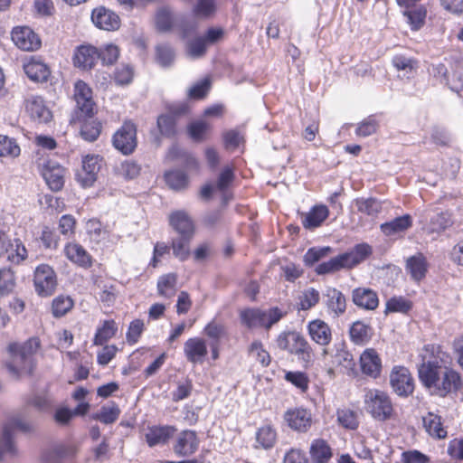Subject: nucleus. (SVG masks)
Returning a JSON list of instances; mask_svg holds the SVG:
<instances>
[{
  "label": "nucleus",
  "mask_w": 463,
  "mask_h": 463,
  "mask_svg": "<svg viewBox=\"0 0 463 463\" xmlns=\"http://www.w3.org/2000/svg\"><path fill=\"white\" fill-rule=\"evenodd\" d=\"M11 36L14 43L23 51L33 52L42 45L39 35L28 26L14 27Z\"/></svg>",
  "instance_id": "obj_16"
},
{
  "label": "nucleus",
  "mask_w": 463,
  "mask_h": 463,
  "mask_svg": "<svg viewBox=\"0 0 463 463\" xmlns=\"http://www.w3.org/2000/svg\"><path fill=\"white\" fill-rule=\"evenodd\" d=\"M248 354L261 367H268L271 364V355L260 340H254L248 347Z\"/></svg>",
  "instance_id": "obj_50"
},
{
  "label": "nucleus",
  "mask_w": 463,
  "mask_h": 463,
  "mask_svg": "<svg viewBox=\"0 0 463 463\" xmlns=\"http://www.w3.org/2000/svg\"><path fill=\"white\" fill-rule=\"evenodd\" d=\"M32 430V425L19 417H12L8 419L2 428V435L0 437V461L4 460L7 457L11 458L17 455V448L14 440V433L15 431L27 433Z\"/></svg>",
  "instance_id": "obj_8"
},
{
  "label": "nucleus",
  "mask_w": 463,
  "mask_h": 463,
  "mask_svg": "<svg viewBox=\"0 0 463 463\" xmlns=\"http://www.w3.org/2000/svg\"><path fill=\"white\" fill-rule=\"evenodd\" d=\"M26 76L34 82H46L52 73L50 66L40 56H32L24 63Z\"/></svg>",
  "instance_id": "obj_24"
},
{
  "label": "nucleus",
  "mask_w": 463,
  "mask_h": 463,
  "mask_svg": "<svg viewBox=\"0 0 463 463\" xmlns=\"http://www.w3.org/2000/svg\"><path fill=\"white\" fill-rule=\"evenodd\" d=\"M326 306L336 316L342 315L346 309L345 295L335 288H329L326 293Z\"/></svg>",
  "instance_id": "obj_43"
},
{
  "label": "nucleus",
  "mask_w": 463,
  "mask_h": 463,
  "mask_svg": "<svg viewBox=\"0 0 463 463\" xmlns=\"http://www.w3.org/2000/svg\"><path fill=\"white\" fill-rule=\"evenodd\" d=\"M203 332L211 340V343H220L222 339L228 336L227 326L223 322L218 321L216 317L204 326Z\"/></svg>",
  "instance_id": "obj_44"
},
{
  "label": "nucleus",
  "mask_w": 463,
  "mask_h": 463,
  "mask_svg": "<svg viewBox=\"0 0 463 463\" xmlns=\"http://www.w3.org/2000/svg\"><path fill=\"white\" fill-rule=\"evenodd\" d=\"M308 335L311 340L321 346H327L333 337L332 329L329 325L320 318L308 322L307 326Z\"/></svg>",
  "instance_id": "obj_28"
},
{
  "label": "nucleus",
  "mask_w": 463,
  "mask_h": 463,
  "mask_svg": "<svg viewBox=\"0 0 463 463\" xmlns=\"http://www.w3.org/2000/svg\"><path fill=\"white\" fill-rule=\"evenodd\" d=\"M74 453V447L59 444L53 447L52 449H49L48 451L44 452L43 459L45 462H50L52 458L55 460H59L64 457L71 456Z\"/></svg>",
  "instance_id": "obj_64"
},
{
  "label": "nucleus",
  "mask_w": 463,
  "mask_h": 463,
  "mask_svg": "<svg viewBox=\"0 0 463 463\" xmlns=\"http://www.w3.org/2000/svg\"><path fill=\"white\" fill-rule=\"evenodd\" d=\"M364 409L378 421H387L395 417L396 412L389 393L380 389H369L364 396Z\"/></svg>",
  "instance_id": "obj_5"
},
{
  "label": "nucleus",
  "mask_w": 463,
  "mask_h": 463,
  "mask_svg": "<svg viewBox=\"0 0 463 463\" xmlns=\"http://www.w3.org/2000/svg\"><path fill=\"white\" fill-rule=\"evenodd\" d=\"M157 294L159 297L170 299L177 292V275L174 272L160 276L156 283Z\"/></svg>",
  "instance_id": "obj_38"
},
{
  "label": "nucleus",
  "mask_w": 463,
  "mask_h": 463,
  "mask_svg": "<svg viewBox=\"0 0 463 463\" xmlns=\"http://www.w3.org/2000/svg\"><path fill=\"white\" fill-rule=\"evenodd\" d=\"M58 285L57 274L53 268L46 263L38 265L33 272V286L39 297L52 296Z\"/></svg>",
  "instance_id": "obj_11"
},
{
  "label": "nucleus",
  "mask_w": 463,
  "mask_h": 463,
  "mask_svg": "<svg viewBox=\"0 0 463 463\" xmlns=\"http://www.w3.org/2000/svg\"><path fill=\"white\" fill-rule=\"evenodd\" d=\"M24 107L29 116L39 123L51 121L52 114L40 96H32L25 99Z\"/></svg>",
  "instance_id": "obj_29"
},
{
  "label": "nucleus",
  "mask_w": 463,
  "mask_h": 463,
  "mask_svg": "<svg viewBox=\"0 0 463 463\" xmlns=\"http://www.w3.org/2000/svg\"><path fill=\"white\" fill-rule=\"evenodd\" d=\"M118 331V326L114 319L102 320L96 328L92 344L98 346L104 345L110 339L116 336Z\"/></svg>",
  "instance_id": "obj_36"
},
{
  "label": "nucleus",
  "mask_w": 463,
  "mask_h": 463,
  "mask_svg": "<svg viewBox=\"0 0 463 463\" xmlns=\"http://www.w3.org/2000/svg\"><path fill=\"white\" fill-rule=\"evenodd\" d=\"M390 386L399 397L411 396L415 391V381L409 368L394 365L390 372Z\"/></svg>",
  "instance_id": "obj_12"
},
{
  "label": "nucleus",
  "mask_w": 463,
  "mask_h": 463,
  "mask_svg": "<svg viewBox=\"0 0 463 463\" xmlns=\"http://www.w3.org/2000/svg\"><path fill=\"white\" fill-rule=\"evenodd\" d=\"M112 146L123 156L132 155L137 147V126L132 119H125L111 137Z\"/></svg>",
  "instance_id": "obj_9"
},
{
  "label": "nucleus",
  "mask_w": 463,
  "mask_h": 463,
  "mask_svg": "<svg viewBox=\"0 0 463 463\" xmlns=\"http://www.w3.org/2000/svg\"><path fill=\"white\" fill-rule=\"evenodd\" d=\"M283 418L288 427L298 433H307L314 423L311 411L304 407L288 409Z\"/></svg>",
  "instance_id": "obj_14"
},
{
  "label": "nucleus",
  "mask_w": 463,
  "mask_h": 463,
  "mask_svg": "<svg viewBox=\"0 0 463 463\" xmlns=\"http://www.w3.org/2000/svg\"><path fill=\"white\" fill-rule=\"evenodd\" d=\"M413 308V302L404 296H392L385 302L384 314H408Z\"/></svg>",
  "instance_id": "obj_45"
},
{
  "label": "nucleus",
  "mask_w": 463,
  "mask_h": 463,
  "mask_svg": "<svg viewBox=\"0 0 463 463\" xmlns=\"http://www.w3.org/2000/svg\"><path fill=\"white\" fill-rule=\"evenodd\" d=\"M329 209L325 204H316L302 219V225L307 230H314L320 227L329 217Z\"/></svg>",
  "instance_id": "obj_35"
},
{
  "label": "nucleus",
  "mask_w": 463,
  "mask_h": 463,
  "mask_svg": "<svg viewBox=\"0 0 463 463\" xmlns=\"http://www.w3.org/2000/svg\"><path fill=\"white\" fill-rule=\"evenodd\" d=\"M120 55V49L114 43H108L99 49V60L102 65L111 66L115 64Z\"/></svg>",
  "instance_id": "obj_57"
},
{
  "label": "nucleus",
  "mask_w": 463,
  "mask_h": 463,
  "mask_svg": "<svg viewBox=\"0 0 463 463\" xmlns=\"http://www.w3.org/2000/svg\"><path fill=\"white\" fill-rule=\"evenodd\" d=\"M169 226L178 235L194 236L196 225L191 215L184 210H175L168 215Z\"/></svg>",
  "instance_id": "obj_20"
},
{
  "label": "nucleus",
  "mask_w": 463,
  "mask_h": 463,
  "mask_svg": "<svg viewBox=\"0 0 463 463\" xmlns=\"http://www.w3.org/2000/svg\"><path fill=\"white\" fill-rule=\"evenodd\" d=\"M188 107L185 104L170 106L168 111L157 118V128L162 136L175 137L177 135V121L183 115L186 114Z\"/></svg>",
  "instance_id": "obj_13"
},
{
  "label": "nucleus",
  "mask_w": 463,
  "mask_h": 463,
  "mask_svg": "<svg viewBox=\"0 0 463 463\" xmlns=\"http://www.w3.org/2000/svg\"><path fill=\"white\" fill-rule=\"evenodd\" d=\"M120 412L118 405L113 402L109 406H102L99 412L92 415V419L104 424H112L118 420Z\"/></svg>",
  "instance_id": "obj_53"
},
{
  "label": "nucleus",
  "mask_w": 463,
  "mask_h": 463,
  "mask_svg": "<svg viewBox=\"0 0 463 463\" xmlns=\"http://www.w3.org/2000/svg\"><path fill=\"white\" fill-rule=\"evenodd\" d=\"M286 316L287 311H283L279 307H273L268 310L256 307H246L238 311L240 324L248 330L264 328L269 331Z\"/></svg>",
  "instance_id": "obj_4"
},
{
  "label": "nucleus",
  "mask_w": 463,
  "mask_h": 463,
  "mask_svg": "<svg viewBox=\"0 0 463 463\" xmlns=\"http://www.w3.org/2000/svg\"><path fill=\"white\" fill-rule=\"evenodd\" d=\"M371 327L363 322H354L350 328V338L356 345H362L369 341Z\"/></svg>",
  "instance_id": "obj_58"
},
{
  "label": "nucleus",
  "mask_w": 463,
  "mask_h": 463,
  "mask_svg": "<svg viewBox=\"0 0 463 463\" xmlns=\"http://www.w3.org/2000/svg\"><path fill=\"white\" fill-rule=\"evenodd\" d=\"M16 278L10 268L0 269V296H8L14 290Z\"/></svg>",
  "instance_id": "obj_55"
},
{
  "label": "nucleus",
  "mask_w": 463,
  "mask_h": 463,
  "mask_svg": "<svg viewBox=\"0 0 463 463\" xmlns=\"http://www.w3.org/2000/svg\"><path fill=\"white\" fill-rule=\"evenodd\" d=\"M454 223L453 214L449 211H445L437 213L430 218L428 232L429 233H441L448 228L451 227Z\"/></svg>",
  "instance_id": "obj_46"
},
{
  "label": "nucleus",
  "mask_w": 463,
  "mask_h": 463,
  "mask_svg": "<svg viewBox=\"0 0 463 463\" xmlns=\"http://www.w3.org/2000/svg\"><path fill=\"white\" fill-rule=\"evenodd\" d=\"M360 368L364 374L373 379L380 377L383 370L382 359L373 348L365 349L360 355Z\"/></svg>",
  "instance_id": "obj_25"
},
{
  "label": "nucleus",
  "mask_w": 463,
  "mask_h": 463,
  "mask_svg": "<svg viewBox=\"0 0 463 463\" xmlns=\"http://www.w3.org/2000/svg\"><path fill=\"white\" fill-rule=\"evenodd\" d=\"M41 175L51 190L58 192L63 188L65 168L57 162L46 160L41 167Z\"/></svg>",
  "instance_id": "obj_19"
},
{
  "label": "nucleus",
  "mask_w": 463,
  "mask_h": 463,
  "mask_svg": "<svg viewBox=\"0 0 463 463\" xmlns=\"http://www.w3.org/2000/svg\"><path fill=\"white\" fill-rule=\"evenodd\" d=\"M73 100L76 105L71 114L72 120H83L94 117L98 112L92 89L82 80H77L73 86Z\"/></svg>",
  "instance_id": "obj_7"
},
{
  "label": "nucleus",
  "mask_w": 463,
  "mask_h": 463,
  "mask_svg": "<svg viewBox=\"0 0 463 463\" xmlns=\"http://www.w3.org/2000/svg\"><path fill=\"white\" fill-rule=\"evenodd\" d=\"M94 285L99 288V299L107 307H111L115 304L118 289L116 284L107 278L101 276H94L92 278Z\"/></svg>",
  "instance_id": "obj_33"
},
{
  "label": "nucleus",
  "mask_w": 463,
  "mask_h": 463,
  "mask_svg": "<svg viewBox=\"0 0 463 463\" xmlns=\"http://www.w3.org/2000/svg\"><path fill=\"white\" fill-rule=\"evenodd\" d=\"M218 11L216 0H195L191 13L194 18L208 20L215 16Z\"/></svg>",
  "instance_id": "obj_40"
},
{
  "label": "nucleus",
  "mask_w": 463,
  "mask_h": 463,
  "mask_svg": "<svg viewBox=\"0 0 463 463\" xmlns=\"http://www.w3.org/2000/svg\"><path fill=\"white\" fill-rule=\"evenodd\" d=\"M71 124L80 125V135L82 139L88 142L96 141L102 132V123L94 117H85L83 120H70Z\"/></svg>",
  "instance_id": "obj_31"
},
{
  "label": "nucleus",
  "mask_w": 463,
  "mask_h": 463,
  "mask_svg": "<svg viewBox=\"0 0 463 463\" xmlns=\"http://www.w3.org/2000/svg\"><path fill=\"white\" fill-rule=\"evenodd\" d=\"M223 147L229 151L236 150L244 142L243 136L237 129L225 130L222 134Z\"/></svg>",
  "instance_id": "obj_62"
},
{
  "label": "nucleus",
  "mask_w": 463,
  "mask_h": 463,
  "mask_svg": "<svg viewBox=\"0 0 463 463\" xmlns=\"http://www.w3.org/2000/svg\"><path fill=\"white\" fill-rule=\"evenodd\" d=\"M447 355L439 344L424 345L420 354L418 376L421 384L439 397L445 398L457 393L463 388V378L458 371L450 365H443Z\"/></svg>",
  "instance_id": "obj_1"
},
{
  "label": "nucleus",
  "mask_w": 463,
  "mask_h": 463,
  "mask_svg": "<svg viewBox=\"0 0 463 463\" xmlns=\"http://www.w3.org/2000/svg\"><path fill=\"white\" fill-rule=\"evenodd\" d=\"M5 252L7 253V259L9 261L14 264H20L23 262L28 256V251L23 243V241L15 238L13 241H5Z\"/></svg>",
  "instance_id": "obj_42"
},
{
  "label": "nucleus",
  "mask_w": 463,
  "mask_h": 463,
  "mask_svg": "<svg viewBox=\"0 0 463 463\" xmlns=\"http://www.w3.org/2000/svg\"><path fill=\"white\" fill-rule=\"evenodd\" d=\"M194 236L179 235L170 242L175 258L180 261L187 260L191 256V243Z\"/></svg>",
  "instance_id": "obj_41"
},
{
  "label": "nucleus",
  "mask_w": 463,
  "mask_h": 463,
  "mask_svg": "<svg viewBox=\"0 0 463 463\" xmlns=\"http://www.w3.org/2000/svg\"><path fill=\"white\" fill-rule=\"evenodd\" d=\"M392 66L398 71L411 73L418 68V61L415 58L406 57L403 54H396L392 59Z\"/></svg>",
  "instance_id": "obj_63"
},
{
  "label": "nucleus",
  "mask_w": 463,
  "mask_h": 463,
  "mask_svg": "<svg viewBox=\"0 0 463 463\" xmlns=\"http://www.w3.org/2000/svg\"><path fill=\"white\" fill-rule=\"evenodd\" d=\"M279 349L286 351L307 365L312 361L313 349L305 336L297 331H283L276 338Z\"/></svg>",
  "instance_id": "obj_6"
},
{
  "label": "nucleus",
  "mask_w": 463,
  "mask_h": 463,
  "mask_svg": "<svg viewBox=\"0 0 463 463\" xmlns=\"http://www.w3.org/2000/svg\"><path fill=\"white\" fill-rule=\"evenodd\" d=\"M320 300V293L314 288H309L301 292L298 298V310L307 311L316 307Z\"/></svg>",
  "instance_id": "obj_51"
},
{
  "label": "nucleus",
  "mask_w": 463,
  "mask_h": 463,
  "mask_svg": "<svg viewBox=\"0 0 463 463\" xmlns=\"http://www.w3.org/2000/svg\"><path fill=\"white\" fill-rule=\"evenodd\" d=\"M402 15L406 18L411 31L420 30L426 23L427 8L423 5L415 4L414 5L402 6Z\"/></svg>",
  "instance_id": "obj_34"
},
{
  "label": "nucleus",
  "mask_w": 463,
  "mask_h": 463,
  "mask_svg": "<svg viewBox=\"0 0 463 463\" xmlns=\"http://www.w3.org/2000/svg\"><path fill=\"white\" fill-rule=\"evenodd\" d=\"M40 348L41 341L37 336H33L24 343H10L7 351L11 361L6 365L9 372L16 378L32 376L36 368L34 356Z\"/></svg>",
  "instance_id": "obj_2"
},
{
  "label": "nucleus",
  "mask_w": 463,
  "mask_h": 463,
  "mask_svg": "<svg viewBox=\"0 0 463 463\" xmlns=\"http://www.w3.org/2000/svg\"><path fill=\"white\" fill-rule=\"evenodd\" d=\"M199 445L197 432L193 430H184L177 435L173 449L179 457H189L198 450Z\"/></svg>",
  "instance_id": "obj_18"
},
{
  "label": "nucleus",
  "mask_w": 463,
  "mask_h": 463,
  "mask_svg": "<svg viewBox=\"0 0 463 463\" xmlns=\"http://www.w3.org/2000/svg\"><path fill=\"white\" fill-rule=\"evenodd\" d=\"M309 454L314 463H328L333 457L331 447L323 439H316L311 442Z\"/></svg>",
  "instance_id": "obj_39"
},
{
  "label": "nucleus",
  "mask_w": 463,
  "mask_h": 463,
  "mask_svg": "<svg viewBox=\"0 0 463 463\" xmlns=\"http://www.w3.org/2000/svg\"><path fill=\"white\" fill-rule=\"evenodd\" d=\"M424 431L433 439H445L448 437V430L444 419L435 411H428L421 416Z\"/></svg>",
  "instance_id": "obj_21"
},
{
  "label": "nucleus",
  "mask_w": 463,
  "mask_h": 463,
  "mask_svg": "<svg viewBox=\"0 0 463 463\" xmlns=\"http://www.w3.org/2000/svg\"><path fill=\"white\" fill-rule=\"evenodd\" d=\"M212 126L205 120H195L187 126V134L194 142H203L209 137Z\"/></svg>",
  "instance_id": "obj_48"
},
{
  "label": "nucleus",
  "mask_w": 463,
  "mask_h": 463,
  "mask_svg": "<svg viewBox=\"0 0 463 463\" xmlns=\"http://www.w3.org/2000/svg\"><path fill=\"white\" fill-rule=\"evenodd\" d=\"M322 355L325 358L326 375L330 379L335 378L338 373H345L353 369L355 364L353 354L345 346L336 348L335 353L330 354L326 349H324Z\"/></svg>",
  "instance_id": "obj_10"
},
{
  "label": "nucleus",
  "mask_w": 463,
  "mask_h": 463,
  "mask_svg": "<svg viewBox=\"0 0 463 463\" xmlns=\"http://www.w3.org/2000/svg\"><path fill=\"white\" fill-rule=\"evenodd\" d=\"M184 354L193 364H202L208 354L206 340L200 336L188 338L184 344Z\"/></svg>",
  "instance_id": "obj_22"
},
{
  "label": "nucleus",
  "mask_w": 463,
  "mask_h": 463,
  "mask_svg": "<svg viewBox=\"0 0 463 463\" xmlns=\"http://www.w3.org/2000/svg\"><path fill=\"white\" fill-rule=\"evenodd\" d=\"M285 380L288 383H290L296 388H298L301 392L305 393L307 392L309 387V378L307 374L304 372H287L284 376Z\"/></svg>",
  "instance_id": "obj_59"
},
{
  "label": "nucleus",
  "mask_w": 463,
  "mask_h": 463,
  "mask_svg": "<svg viewBox=\"0 0 463 463\" xmlns=\"http://www.w3.org/2000/svg\"><path fill=\"white\" fill-rule=\"evenodd\" d=\"M99 60V48L91 44L78 46L73 53L72 62L74 67L83 71L92 70Z\"/></svg>",
  "instance_id": "obj_23"
},
{
  "label": "nucleus",
  "mask_w": 463,
  "mask_h": 463,
  "mask_svg": "<svg viewBox=\"0 0 463 463\" xmlns=\"http://www.w3.org/2000/svg\"><path fill=\"white\" fill-rule=\"evenodd\" d=\"M21 154V148L14 137L0 135V157L15 158Z\"/></svg>",
  "instance_id": "obj_54"
},
{
  "label": "nucleus",
  "mask_w": 463,
  "mask_h": 463,
  "mask_svg": "<svg viewBox=\"0 0 463 463\" xmlns=\"http://www.w3.org/2000/svg\"><path fill=\"white\" fill-rule=\"evenodd\" d=\"M91 21L98 28L106 31H116L120 26L119 16L104 6H99L92 10Z\"/></svg>",
  "instance_id": "obj_27"
},
{
  "label": "nucleus",
  "mask_w": 463,
  "mask_h": 463,
  "mask_svg": "<svg viewBox=\"0 0 463 463\" xmlns=\"http://www.w3.org/2000/svg\"><path fill=\"white\" fill-rule=\"evenodd\" d=\"M373 253L372 247L367 243L356 244L351 250L341 253L327 261L317 265L315 272L317 275L335 273L341 269H352Z\"/></svg>",
  "instance_id": "obj_3"
},
{
  "label": "nucleus",
  "mask_w": 463,
  "mask_h": 463,
  "mask_svg": "<svg viewBox=\"0 0 463 463\" xmlns=\"http://www.w3.org/2000/svg\"><path fill=\"white\" fill-rule=\"evenodd\" d=\"M413 221L410 214L406 213L402 216L394 218L390 222L382 223L381 232L385 236H392L401 232H404L412 226Z\"/></svg>",
  "instance_id": "obj_37"
},
{
  "label": "nucleus",
  "mask_w": 463,
  "mask_h": 463,
  "mask_svg": "<svg viewBox=\"0 0 463 463\" xmlns=\"http://www.w3.org/2000/svg\"><path fill=\"white\" fill-rule=\"evenodd\" d=\"M146 329L145 323L142 319L137 318L132 320L128 327L127 333H126V341L129 345H136L142 334L144 333Z\"/></svg>",
  "instance_id": "obj_60"
},
{
  "label": "nucleus",
  "mask_w": 463,
  "mask_h": 463,
  "mask_svg": "<svg viewBox=\"0 0 463 463\" xmlns=\"http://www.w3.org/2000/svg\"><path fill=\"white\" fill-rule=\"evenodd\" d=\"M405 269L414 281H421L427 275L429 262L422 252H417L415 255L406 260Z\"/></svg>",
  "instance_id": "obj_32"
},
{
  "label": "nucleus",
  "mask_w": 463,
  "mask_h": 463,
  "mask_svg": "<svg viewBox=\"0 0 463 463\" xmlns=\"http://www.w3.org/2000/svg\"><path fill=\"white\" fill-rule=\"evenodd\" d=\"M353 303L364 310H375L379 307V297L370 288L359 287L352 291Z\"/></svg>",
  "instance_id": "obj_30"
},
{
  "label": "nucleus",
  "mask_w": 463,
  "mask_h": 463,
  "mask_svg": "<svg viewBox=\"0 0 463 463\" xmlns=\"http://www.w3.org/2000/svg\"><path fill=\"white\" fill-rule=\"evenodd\" d=\"M256 439L262 448L270 449L276 442L277 432L269 425L263 426L258 430Z\"/></svg>",
  "instance_id": "obj_61"
},
{
  "label": "nucleus",
  "mask_w": 463,
  "mask_h": 463,
  "mask_svg": "<svg viewBox=\"0 0 463 463\" xmlns=\"http://www.w3.org/2000/svg\"><path fill=\"white\" fill-rule=\"evenodd\" d=\"M339 424L348 430H356L359 425L357 412L351 408H341L336 411Z\"/></svg>",
  "instance_id": "obj_56"
},
{
  "label": "nucleus",
  "mask_w": 463,
  "mask_h": 463,
  "mask_svg": "<svg viewBox=\"0 0 463 463\" xmlns=\"http://www.w3.org/2000/svg\"><path fill=\"white\" fill-rule=\"evenodd\" d=\"M63 254L70 262L83 269H89L93 266L92 255L78 242H67L63 248Z\"/></svg>",
  "instance_id": "obj_17"
},
{
  "label": "nucleus",
  "mask_w": 463,
  "mask_h": 463,
  "mask_svg": "<svg viewBox=\"0 0 463 463\" xmlns=\"http://www.w3.org/2000/svg\"><path fill=\"white\" fill-rule=\"evenodd\" d=\"M74 307V301L70 296L59 295L51 304L52 315L55 318H61L67 315Z\"/></svg>",
  "instance_id": "obj_49"
},
{
  "label": "nucleus",
  "mask_w": 463,
  "mask_h": 463,
  "mask_svg": "<svg viewBox=\"0 0 463 463\" xmlns=\"http://www.w3.org/2000/svg\"><path fill=\"white\" fill-rule=\"evenodd\" d=\"M354 203L359 213L368 216H376L383 209L382 203L373 197L357 198L355 199Z\"/></svg>",
  "instance_id": "obj_52"
},
{
  "label": "nucleus",
  "mask_w": 463,
  "mask_h": 463,
  "mask_svg": "<svg viewBox=\"0 0 463 463\" xmlns=\"http://www.w3.org/2000/svg\"><path fill=\"white\" fill-rule=\"evenodd\" d=\"M176 432V428L172 425H151L146 429L145 440L148 447L165 445L169 442Z\"/></svg>",
  "instance_id": "obj_26"
},
{
  "label": "nucleus",
  "mask_w": 463,
  "mask_h": 463,
  "mask_svg": "<svg viewBox=\"0 0 463 463\" xmlns=\"http://www.w3.org/2000/svg\"><path fill=\"white\" fill-rule=\"evenodd\" d=\"M166 184L175 191L184 190L189 185L188 175L180 169L166 171L164 175Z\"/></svg>",
  "instance_id": "obj_47"
},
{
  "label": "nucleus",
  "mask_w": 463,
  "mask_h": 463,
  "mask_svg": "<svg viewBox=\"0 0 463 463\" xmlns=\"http://www.w3.org/2000/svg\"><path fill=\"white\" fill-rule=\"evenodd\" d=\"M102 161L103 157L99 155L92 154L82 157V167L77 174V180L82 187H90L94 184Z\"/></svg>",
  "instance_id": "obj_15"
}]
</instances>
